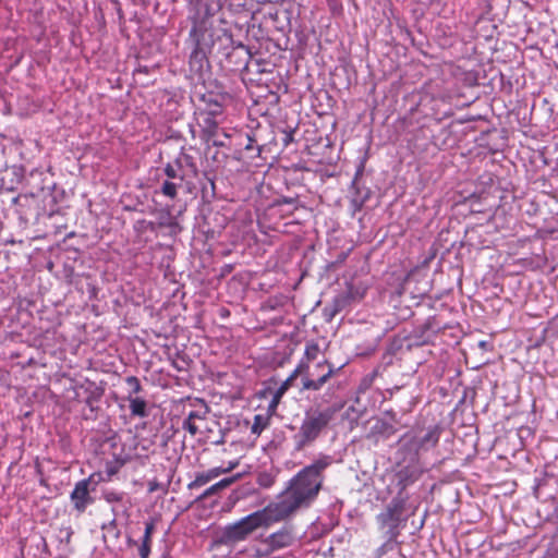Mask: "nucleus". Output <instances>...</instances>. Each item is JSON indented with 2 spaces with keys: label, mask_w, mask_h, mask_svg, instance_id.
I'll use <instances>...</instances> for the list:
<instances>
[{
  "label": "nucleus",
  "mask_w": 558,
  "mask_h": 558,
  "mask_svg": "<svg viewBox=\"0 0 558 558\" xmlns=\"http://www.w3.org/2000/svg\"><path fill=\"white\" fill-rule=\"evenodd\" d=\"M327 366V372L319 375L317 379H313L310 375L302 378V387L305 390H319L333 373V367L327 362L323 361L316 364V368L320 369Z\"/></svg>",
  "instance_id": "6"
},
{
  "label": "nucleus",
  "mask_w": 558,
  "mask_h": 558,
  "mask_svg": "<svg viewBox=\"0 0 558 558\" xmlns=\"http://www.w3.org/2000/svg\"><path fill=\"white\" fill-rule=\"evenodd\" d=\"M333 416L335 410L332 408L307 410L298 433L293 437L296 449H303L318 439L327 430Z\"/></svg>",
  "instance_id": "2"
},
{
  "label": "nucleus",
  "mask_w": 558,
  "mask_h": 558,
  "mask_svg": "<svg viewBox=\"0 0 558 558\" xmlns=\"http://www.w3.org/2000/svg\"><path fill=\"white\" fill-rule=\"evenodd\" d=\"M215 480L213 473L210 470H207L205 472H199L195 475V478L194 481H192L189 485H187V488L189 489H195V488H199L204 485H206L207 483H209L210 481Z\"/></svg>",
  "instance_id": "12"
},
{
  "label": "nucleus",
  "mask_w": 558,
  "mask_h": 558,
  "mask_svg": "<svg viewBox=\"0 0 558 558\" xmlns=\"http://www.w3.org/2000/svg\"><path fill=\"white\" fill-rule=\"evenodd\" d=\"M440 429L437 426L428 428L425 433L409 432L403 435L402 441L410 449L416 453L420 451H427L435 447L439 440Z\"/></svg>",
  "instance_id": "3"
},
{
  "label": "nucleus",
  "mask_w": 558,
  "mask_h": 558,
  "mask_svg": "<svg viewBox=\"0 0 558 558\" xmlns=\"http://www.w3.org/2000/svg\"><path fill=\"white\" fill-rule=\"evenodd\" d=\"M291 138H292V137H291V134H288V135L286 136V138H284V144H286V145H288V144H289V142L291 141Z\"/></svg>",
  "instance_id": "23"
},
{
  "label": "nucleus",
  "mask_w": 558,
  "mask_h": 558,
  "mask_svg": "<svg viewBox=\"0 0 558 558\" xmlns=\"http://www.w3.org/2000/svg\"><path fill=\"white\" fill-rule=\"evenodd\" d=\"M154 488H155V485H151V487H150V489H149V490H150V492H154Z\"/></svg>",
  "instance_id": "24"
},
{
  "label": "nucleus",
  "mask_w": 558,
  "mask_h": 558,
  "mask_svg": "<svg viewBox=\"0 0 558 558\" xmlns=\"http://www.w3.org/2000/svg\"><path fill=\"white\" fill-rule=\"evenodd\" d=\"M319 352L320 350L317 343L308 342L305 345L304 359L302 361L308 366V362L316 360Z\"/></svg>",
  "instance_id": "15"
},
{
  "label": "nucleus",
  "mask_w": 558,
  "mask_h": 558,
  "mask_svg": "<svg viewBox=\"0 0 558 558\" xmlns=\"http://www.w3.org/2000/svg\"><path fill=\"white\" fill-rule=\"evenodd\" d=\"M399 508H400V504H399V502H395V501H393V502L391 504V506H390V507H389V509H388V510H389V512H390V517H391V518H395V517H396L395 512H396Z\"/></svg>",
  "instance_id": "22"
},
{
  "label": "nucleus",
  "mask_w": 558,
  "mask_h": 558,
  "mask_svg": "<svg viewBox=\"0 0 558 558\" xmlns=\"http://www.w3.org/2000/svg\"><path fill=\"white\" fill-rule=\"evenodd\" d=\"M307 371L308 366L303 361H301L292 374L278 388L277 395L281 396L284 393L293 385V380L298 377V375L304 374Z\"/></svg>",
  "instance_id": "11"
},
{
  "label": "nucleus",
  "mask_w": 558,
  "mask_h": 558,
  "mask_svg": "<svg viewBox=\"0 0 558 558\" xmlns=\"http://www.w3.org/2000/svg\"><path fill=\"white\" fill-rule=\"evenodd\" d=\"M235 477H228V478H222L221 481L217 482L216 484L211 485L210 487H208L204 493L203 495L201 496L202 499L204 498H207L214 494H216L217 492L228 487L229 485H231L233 482H234Z\"/></svg>",
  "instance_id": "14"
},
{
  "label": "nucleus",
  "mask_w": 558,
  "mask_h": 558,
  "mask_svg": "<svg viewBox=\"0 0 558 558\" xmlns=\"http://www.w3.org/2000/svg\"><path fill=\"white\" fill-rule=\"evenodd\" d=\"M332 463V458L330 456H322L316 459L312 464L305 466L301 470L304 475L311 477V480L318 481L319 485H323V472L326 468H328Z\"/></svg>",
  "instance_id": "7"
},
{
  "label": "nucleus",
  "mask_w": 558,
  "mask_h": 558,
  "mask_svg": "<svg viewBox=\"0 0 558 558\" xmlns=\"http://www.w3.org/2000/svg\"><path fill=\"white\" fill-rule=\"evenodd\" d=\"M207 412V407L205 404H202L197 410L191 411L183 422V428L192 436H195L201 429L198 422L205 420Z\"/></svg>",
  "instance_id": "8"
},
{
  "label": "nucleus",
  "mask_w": 558,
  "mask_h": 558,
  "mask_svg": "<svg viewBox=\"0 0 558 558\" xmlns=\"http://www.w3.org/2000/svg\"><path fill=\"white\" fill-rule=\"evenodd\" d=\"M348 301H349V296L348 295H338V296H336L335 300H333L335 312L341 311L348 304Z\"/></svg>",
  "instance_id": "19"
},
{
  "label": "nucleus",
  "mask_w": 558,
  "mask_h": 558,
  "mask_svg": "<svg viewBox=\"0 0 558 558\" xmlns=\"http://www.w3.org/2000/svg\"><path fill=\"white\" fill-rule=\"evenodd\" d=\"M154 488H155V485H151V487H150V489H149V490H150V492H154Z\"/></svg>",
  "instance_id": "25"
},
{
  "label": "nucleus",
  "mask_w": 558,
  "mask_h": 558,
  "mask_svg": "<svg viewBox=\"0 0 558 558\" xmlns=\"http://www.w3.org/2000/svg\"><path fill=\"white\" fill-rule=\"evenodd\" d=\"M296 541V536L291 527L284 526L281 530L270 534L265 543L271 550H279L286 547H290Z\"/></svg>",
  "instance_id": "5"
},
{
  "label": "nucleus",
  "mask_w": 558,
  "mask_h": 558,
  "mask_svg": "<svg viewBox=\"0 0 558 558\" xmlns=\"http://www.w3.org/2000/svg\"><path fill=\"white\" fill-rule=\"evenodd\" d=\"M165 173L169 179H179L180 182L183 181V175L179 173L177 167L172 163H168L165 167Z\"/></svg>",
  "instance_id": "18"
},
{
  "label": "nucleus",
  "mask_w": 558,
  "mask_h": 558,
  "mask_svg": "<svg viewBox=\"0 0 558 558\" xmlns=\"http://www.w3.org/2000/svg\"><path fill=\"white\" fill-rule=\"evenodd\" d=\"M104 498L106 501L110 504L119 502L122 500V494L114 490H110L104 494Z\"/></svg>",
  "instance_id": "21"
},
{
  "label": "nucleus",
  "mask_w": 558,
  "mask_h": 558,
  "mask_svg": "<svg viewBox=\"0 0 558 558\" xmlns=\"http://www.w3.org/2000/svg\"><path fill=\"white\" fill-rule=\"evenodd\" d=\"M154 531H155L154 521L146 522L142 544L138 548V554H140L141 558H148V556L150 554L151 536H153Z\"/></svg>",
  "instance_id": "9"
},
{
  "label": "nucleus",
  "mask_w": 558,
  "mask_h": 558,
  "mask_svg": "<svg viewBox=\"0 0 558 558\" xmlns=\"http://www.w3.org/2000/svg\"><path fill=\"white\" fill-rule=\"evenodd\" d=\"M128 401L130 403V411L133 416L145 417L147 416V403L144 399L132 397L131 395L128 397Z\"/></svg>",
  "instance_id": "10"
},
{
  "label": "nucleus",
  "mask_w": 558,
  "mask_h": 558,
  "mask_svg": "<svg viewBox=\"0 0 558 558\" xmlns=\"http://www.w3.org/2000/svg\"><path fill=\"white\" fill-rule=\"evenodd\" d=\"M239 465V461H229L226 465L216 466L213 469H209L214 475L215 478L218 476L229 473L232 470H234Z\"/></svg>",
  "instance_id": "17"
},
{
  "label": "nucleus",
  "mask_w": 558,
  "mask_h": 558,
  "mask_svg": "<svg viewBox=\"0 0 558 558\" xmlns=\"http://www.w3.org/2000/svg\"><path fill=\"white\" fill-rule=\"evenodd\" d=\"M268 425H269V417L267 415L256 414L254 416V421L251 426V432L255 436H259Z\"/></svg>",
  "instance_id": "13"
},
{
  "label": "nucleus",
  "mask_w": 558,
  "mask_h": 558,
  "mask_svg": "<svg viewBox=\"0 0 558 558\" xmlns=\"http://www.w3.org/2000/svg\"><path fill=\"white\" fill-rule=\"evenodd\" d=\"M179 186H180V184H177V183H174V182H171V181H168V180H167V181H165V182L162 183V185H161V193H162L165 196H167V197H169V198L173 199V198H175V197H177V195H178V187H179Z\"/></svg>",
  "instance_id": "16"
},
{
  "label": "nucleus",
  "mask_w": 558,
  "mask_h": 558,
  "mask_svg": "<svg viewBox=\"0 0 558 558\" xmlns=\"http://www.w3.org/2000/svg\"><path fill=\"white\" fill-rule=\"evenodd\" d=\"M125 381L132 388L133 393H137L141 391L142 386L137 377L129 376L126 377Z\"/></svg>",
  "instance_id": "20"
},
{
  "label": "nucleus",
  "mask_w": 558,
  "mask_h": 558,
  "mask_svg": "<svg viewBox=\"0 0 558 558\" xmlns=\"http://www.w3.org/2000/svg\"><path fill=\"white\" fill-rule=\"evenodd\" d=\"M320 488L322 485L318 484V481L311 480L300 471L290 480L287 488L276 501L234 523L229 530V535L236 539H243L260 526H269L301 509L308 508L316 499Z\"/></svg>",
  "instance_id": "1"
},
{
  "label": "nucleus",
  "mask_w": 558,
  "mask_h": 558,
  "mask_svg": "<svg viewBox=\"0 0 558 558\" xmlns=\"http://www.w3.org/2000/svg\"><path fill=\"white\" fill-rule=\"evenodd\" d=\"M90 478L78 481L72 490L70 498L74 509L82 513L93 504L94 499L89 495Z\"/></svg>",
  "instance_id": "4"
}]
</instances>
